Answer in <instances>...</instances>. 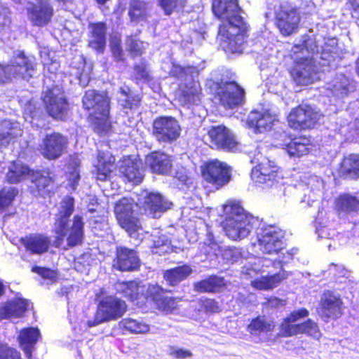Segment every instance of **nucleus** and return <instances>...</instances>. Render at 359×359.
Masks as SVG:
<instances>
[{
  "mask_svg": "<svg viewBox=\"0 0 359 359\" xmlns=\"http://www.w3.org/2000/svg\"><path fill=\"white\" fill-rule=\"evenodd\" d=\"M212 9L217 18L225 20L218 32L224 48L232 53L242 52L248 27L241 16L238 1L213 0Z\"/></svg>",
  "mask_w": 359,
  "mask_h": 359,
  "instance_id": "nucleus-1",
  "label": "nucleus"
},
{
  "mask_svg": "<svg viewBox=\"0 0 359 359\" xmlns=\"http://www.w3.org/2000/svg\"><path fill=\"white\" fill-rule=\"evenodd\" d=\"M203 69V67L172 65L170 74L182 82L181 93L178 96V100L182 105L189 107L200 102L201 87L198 78Z\"/></svg>",
  "mask_w": 359,
  "mask_h": 359,
  "instance_id": "nucleus-2",
  "label": "nucleus"
},
{
  "mask_svg": "<svg viewBox=\"0 0 359 359\" xmlns=\"http://www.w3.org/2000/svg\"><path fill=\"white\" fill-rule=\"evenodd\" d=\"M226 219L224 229L233 241L246 238L253 229L255 218L247 213L238 203L230 201L224 205Z\"/></svg>",
  "mask_w": 359,
  "mask_h": 359,
  "instance_id": "nucleus-3",
  "label": "nucleus"
},
{
  "mask_svg": "<svg viewBox=\"0 0 359 359\" xmlns=\"http://www.w3.org/2000/svg\"><path fill=\"white\" fill-rule=\"evenodd\" d=\"M82 102L84 109L89 111L92 123L102 131L107 130L109 127V98L107 93L95 90H87Z\"/></svg>",
  "mask_w": 359,
  "mask_h": 359,
  "instance_id": "nucleus-4",
  "label": "nucleus"
},
{
  "mask_svg": "<svg viewBox=\"0 0 359 359\" xmlns=\"http://www.w3.org/2000/svg\"><path fill=\"white\" fill-rule=\"evenodd\" d=\"M127 310L125 301L115 297L107 296L99 302L93 320H88V327H94L105 322L116 320Z\"/></svg>",
  "mask_w": 359,
  "mask_h": 359,
  "instance_id": "nucleus-5",
  "label": "nucleus"
},
{
  "mask_svg": "<svg viewBox=\"0 0 359 359\" xmlns=\"http://www.w3.org/2000/svg\"><path fill=\"white\" fill-rule=\"evenodd\" d=\"M34 71L32 60L26 57L23 53L19 52L11 65L4 66L0 64V84L7 83L12 77L18 76L28 80L32 76Z\"/></svg>",
  "mask_w": 359,
  "mask_h": 359,
  "instance_id": "nucleus-6",
  "label": "nucleus"
},
{
  "mask_svg": "<svg viewBox=\"0 0 359 359\" xmlns=\"http://www.w3.org/2000/svg\"><path fill=\"white\" fill-rule=\"evenodd\" d=\"M284 235L278 226L263 225L257 232L259 250L266 254H278L285 248Z\"/></svg>",
  "mask_w": 359,
  "mask_h": 359,
  "instance_id": "nucleus-7",
  "label": "nucleus"
},
{
  "mask_svg": "<svg viewBox=\"0 0 359 359\" xmlns=\"http://www.w3.org/2000/svg\"><path fill=\"white\" fill-rule=\"evenodd\" d=\"M27 178L30 179L32 183L34 184L38 194L43 196L45 194V178L41 171L30 170L27 166L19 162H14L11 165L6 175L7 181L9 183H18Z\"/></svg>",
  "mask_w": 359,
  "mask_h": 359,
  "instance_id": "nucleus-8",
  "label": "nucleus"
},
{
  "mask_svg": "<svg viewBox=\"0 0 359 359\" xmlns=\"http://www.w3.org/2000/svg\"><path fill=\"white\" fill-rule=\"evenodd\" d=\"M276 25L280 33L289 36L298 29L300 16L297 9L288 3L280 4L275 8Z\"/></svg>",
  "mask_w": 359,
  "mask_h": 359,
  "instance_id": "nucleus-9",
  "label": "nucleus"
},
{
  "mask_svg": "<svg viewBox=\"0 0 359 359\" xmlns=\"http://www.w3.org/2000/svg\"><path fill=\"white\" fill-rule=\"evenodd\" d=\"M134 201L131 198H123L115 205L114 213L120 226L130 236L141 229L140 220L134 216Z\"/></svg>",
  "mask_w": 359,
  "mask_h": 359,
  "instance_id": "nucleus-10",
  "label": "nucleus"
},
{
  "mask_svg": "<svg viewBox=\"0 0 359 359\" xmlns=\"http://www.w3.org/2000/svg\"><path fill=\"white\" fill-rule=\"evenodd\" d=\"M203 178L219 189L226 184L231 179L230 167L217 159L205 163L201 168Z\"/></svg>",
  "mask_w": 359,
  "mask_h": 359,
  "instance_id": "nucleus-11",
  "label": "nucleus"
},
{
  "mask_svg": "<svg viewBox=\"0 0 359 359\" xmlns=\"http://www.w3.org/2000/svg\"><path fill=\"white\" fill-rule=\"evenodd\" d=\"M181 133L177 120L172 116H160L153 123V135L160 142L172 143L177 140Z\"/></svg>",
  "mask_w": 359,
  "mask_h": 359,
  "instance_id": "nucleus-12",
  "label": "nucleus"
},
{
  "mask_svg": "<svg viewBox=\"0 0 359 359\" xmlns=\"http://www.w3.org/2000/svg\"><path fill=\"white\" fill-rule=\"evenodd\" d=\"M320 116L319 112L311 106L299 105L288 115V125L295 130L311 128L318 122Z\"/></svg>",
  "mask_w": 359,
  "mask_h": 359,
  "instance_id": "nucleus-13",
  "label": "nucleus"
},
{
  "mask_svg": "<svg viewBox=\"0 0 359 359\" xmlns=\"http://www.w3.org/2000/svg\"><path fill=\"white\" fill-rule=\"evenodd\" d=\"M67 102L62 88L56 86L46 92V112L55 120H65L68 114Z\"/></svg>",
  "mask_w": 359,
  "mask_h": 359,
  "instance_id": "nucleus-14",
  "label": "nucleus"
},
{
  "mask_svg": "<svg viewBox=\"0 0 359 359\" xmlns=\"http://www.w3.org/2000/svg\"><path fill=\"white\" fill-rule=\"evenodd\" d=\"M216 97L224 108L233 109L243 102L244 90L234 81L222 82Z\"/></svg>",
  "mask_w": 359,
  "mask_h": 359,
  "instance_id": "nucleus-15",
  "label": "nucleus"
},
{
  "mask_svg": "<svg viewBox=\"0 0 359 359\" xmlns=\"http://www.w3.org/2000/svg\"><path fill=\"white\" fill-rule=\"evenodd\" d=\"M342 311L343 302L339 294L331 291H327L322 294L318 313L324 321L340 317Z\"/></svg>",
  "mask_w": 359,
  "mask_h": 359,
  "instance_id": "nucleus-16",
  "label": "nucleus"
},
{
  "mask_svg": "<svg viewBox=\"0 0 359 359\" xmlns=\"http://www.w3.org/2000/svg\"><path fill=\"white\" fill-rule=\"evenodd\" d=\"M251 178L255 183L269 187L278 182L281 176L274 163L264 159L252 168Z\"/></svg>",
  "mask_w": 359,
  "mask_h": 359,
  "instance_id": "nucleus-17",
  "label": "nucleus"
},
{
  "mask_svg": "<svg viewBox=\"0 0 359 359\" xmlns=\"http://www.w3.org/2000/svg\"><path fill=\"white\" fill-rule=\"evenodd\" d=\"M208 137L212 147L216 149L232 150L237 145L233 134L224 126H212L208 131Z\"/></svg>",
  "mask_w": 359,
  "mask_h": 359,
  "instance_id": "nucleus-18",
  "label": "nucleus"
},
{
  "mask_svg": "<svg viewBox=\"0 0 359 359\" xmlns=\"http://www.w3.org/2000/svg\"><path fill=\"white\" fill-rule=\"evenodd\" d=\"M290 74L294 81L298 85L307 86L318 79V74L311 60L306 58L297 62Z\"/></svg>",
  "mask_w": 359,
  "mask_h": 359,
  "instance_id": "nucleus-19",
  "label": "nucleus"
},
{
  "mask_svg": "<svg viewBox=\"0 0 359 359\" xmlns=\"http://www.w3.org/2000/svg\"><path fill=\"white\" fill-rule=\"evenodd\" d=\"M277 120V115L275 112L269 110L262 113L252 111L248 116L246 123L248 127L252 128L257 133L271 129Z\"/></svg>",
  "mask_w": 359,
  "mask_h": 359,
  "instance_id": "nucleus-20",
  "label": "nucleus"
},
{
  "mask_svg": "<svg viewBox=\"0 0 359 359\" xmlns=\"http://www.w3.org/2000/svg\"><path fill=\"white\" fill-rule=\"evenodd\" d=\"M140 266V259L135 250L125 247L116 248L114 266L120 271H134Z\"/></svg>",
  "mask_w": 359,
  "mask_h": 359,
  "instance_id": "nucleus-21",
  "label": "nucleus"
},
{
  "mask_svg": "<svg viewBox=\"0 0 359 359\" xmlns=\"http://www.w3.org/2000/svg\"><path fill=\"white\" fill-rule=\"evenodd\" d=\"M140 163L130 156L123 157L118 165L119 172L125 179L134 184H140L143 180Z\"/></svg>",
  "mask_w": 359,
  "mask_h": 359,
  "instance_id": "nucleus-22",
  "label": "nucleus"
},
{
  "mask_svg": "<svg viewBox=\"0 0 359 359\" xmlns=\"http://www.w3.org/2000/svg\"><path fill=\"white\" fill-rule=\"evenodd\" d=\"M145 210L154 218H158L161 213L170 208L172 203L158 193H149L144 197Z\"/></svg>",
  "mask_w": 359,
  "mask_h": 359,
  "instance_id": "nucleus-23",
  "label": "nucleus"
},
{
  "mask_svg": "<svg viewBox=\"0 0 359 359\" xmlns=\"http://www.w3.org/2000/svg\"><path fill=\"white\" fill-rule=\"evenodd\" d=\"M171 156L161 151H154L146 156L145 164L156 174L166 175L172 168Z\"/></svg>",
  "mask_w": 359,
  "mask_h": 359,
  "instance_id": "nucleus-24",
  "label": "nucleus"
},
{
  "mask_svg": "<svg viewBox=\"0 0 359 359\" xmlns=\"http://www.w3.org/2000/svg\"><path fill=\"white\" fill-rule=\"evenodd\" d=\"M74 198L71 196L65 197L59 209V217L55 224V231L62 239L67 234L68 229V218L74 211Z\"/></svg>",
  "mask_w": 359,
  "mask_h": 359,
  "instance_id": "nucleus-25",
  "label": "nucleus"
},
{
  "mask_svg": "<svg viewBox=\"0 0 359 359\" xmlns=\"http://www.w3.org/2000/svg\"><path fill=\"white\" fill-rule=\"evenodd\" d=\"M29 306L27 299L18 298L8 302L0 307V319L22 317Z\"/></svg>",
  "mask_w": 359,
  "mask_h": 359,
  "instance_id": "nucleus-26",
  "label": "nucleus"
},
{
  "mask_svg": "<svg viewBox=\"0 0 359 359\" xmlns=\"http://www.w3.org/2000/svg\"><path fill=\"white\" fill-rule=\"evenodd\" d=\"M115 158L108 151H98L97 163L94 164L93 172L97 179L104 181L114 168Z\"/></svg>",
  "mask_w": 359,
  "mask_h": 359,
  "instance_id": "nucleus-27",
  "label": "nucleus"
},
{
  "mask_svg": "<svg viewBox=\"0 0 359 359\" xmlns=\"http://www.w3.org/2000/svg\"><path fill=\"white\" fill-rule=\"evenodd\" d=\"M39 337L40 333L37 328L27 327L20 332L18 337L19 345L28 358H31Z\"/></svg>",
  "mask_w": 359,
  "mask_h": 359,
  "instance_id": "nucleus-28",
  "label": "nucleus"
},
{
  "mask_svg": "<svg viewBox=\"0 0 359 359\" xmlns=\"http://www.w3.org/2000/svg\"><path fill=\"white\" fill-rule=\"evenodd\" d=\"M88 46L93 49L101 52L106 45V26L103 22L90 24Z\"/></svg>",
  "mask_w": 359,
  "mask_h": 359,
  "instance_id": "nucleus-29",
  "label": "nucleus"
},
{
  "mask_svg": "<svg viewBox=\"0 0 359 359\" xmlns=\"http://www.w3.org/2000/svg\"><path fill=\"white\" fill-rule=\"evenodd\" d=\"M275 323L264 316L253 318L248 326V331L255 337H262L273 331Z\"/></svg>",
  "mask_w": 359,
  "mask_h": 359,
  "instance_id": "nucleus-30",
  "label": "nucleus"
},
{
  "mask_svg": "<svg viewBox=\"0 0 359 359\" xmlns=\"http://www.w3.org/2000/svg\"><path fill=\"white\" fill-rule=\"evenodd\" d=\"M67 145L66 139L59 133L46 135V158H59Z\"/></svg>",
  "mask_w": 359,
  "mask_h": 359,
  "instance_id": "nucleus-31",
  "label": "nucleus"
},
{
  "mask_svg": "<svg viewBox=\"0 0 359 359\" xmlns=\"http://www.w3.org/2000/svg\"><path fill=\"white\" fill-rule=\"evenodd\" d=\"M193 272L189 265L184 264L164 271L163 278L170 286H175L185 280Z\"/></svg>",
  "mask_w": 359,
  "mask_h": 359,
  "instance_id": "nucleus-32",
  "label": "nucleus"
},
{
  "mask_svg": "<svg viewBox=\"0 0 359 359\" xmlns=\"http://www.w3.org/2000/svg\"><path fill=\"white\" fill-rule=\"evenodd\" d=\"M287 272L285 271H280L272 276H262L260 278L251 281V285L257 290H270L277 287L282 280L287 278Z\"/></svg>",
  "mask_w": 359,
  "mask_h": 359,
  "instance_id": "nucleus-33",
  "label": "nucleus"
},
{
  "mask_svg": "<svg viewBox=\"0 0 359 359\" xmlns=\"http://www.w3.org/2000/svg\"><path fill=\"white\" fill-rule=\"evenodd\" d=\"M21 135L22 130L18 123H12L8 120L0 122V145L6 146Z\"/></svg>",
  "mask_w": 359,
  "mask_h": 359,
  "instance_id": "nucleus-34",
  "label": "nucleus"
},
{
  "mask_svg": "<svg viewBox=\"0 0 359 359\" xmlns=\"http://www.w3.org/2000/svg\"><path fill=\"white\" fill-rule=\"evenodd\" d=\"M118 101L123 109L133 110L139 107L141 97L134 94L128 86H123L119 88Z\"/></svg>",
  "mask_w": 359,
  "mask_h": 359,
  "instance_id": "nucleus-35",
  "label": "nucleus"
},
{
  "mask_svg": "<svg viewBox=\"0 0 359 359\" xmlns=\"http://www.w3.org/2000/svg\"><path fill=\"white\" fill-rule=\"evenodd\" d=\"M353 90L350 81L347 77L343 74L337 76L327 87V96L332 94L334 96L343 97L348 95Z\"/></svg>",
  "mask_w": 359,
  "mask_h": 359,
  "instance_id": "nucleus-36",
  "label": "nucleus"
},
{
  "mask_svg": "<svg viewBox=\"0 0 359 359\" xmlns=\"http://www.w3.org/2000/svg\"><path fill=\"white\" fill-rule=\"evenodd\" d=\"M20 242L32 254H41L45 251V237L42 234H29L21 238Z\"/></svg>",
  "mask_w": 359,
  "mask_h": 359,
  "instance_id": "nucleus-37",
  "label": "nucleus"
},
{
  "mask_svg": "<svg viewBox=\"0 0 359 359\" xmlns=\"http://www.w3.org/2000/svg\"><path fill=\"white\" fill-rule=\"evenodd\" d=\"M335 205L339 215L356 212L359 210V200L349 194L339 196L336 199Z\"/></svg>",
  "mask_w": 359,
  "mask_h": 359,
  "instance_id": "nucleus-38",
  "label": "nucleus"
},
{
  "mask_svg": "<svg viewBox=\"0 0 359 359\" xmlns=\"http://www.w3.org/2000/svg\"><path fill=\"white\" fill-rule=\"evenodd\" d=\"M341 172L346 177L356 179L359 177V154H349L341 163Z\"/></svg>",
  "mask_w": 359,
  "mask_h": 359,
  "instance_id": "nucleus-39",
  "label": "nucleus"
},
{
  "mask_svg": "<svg viewBox=\"0 0 359 359\" xmlns=\"http://www.w3.org/2000/svg\"><path fill=\"white\" fill-rule=\"evenodd\" d=\"M118 327L131 334H145L150 330L149 325L142 320L133 318H123L119 321Z\"/></svg>",
  "mask_w": 359,
  "mask_h": 359,
  "instance_id": "nucleus-40",
  "label": "nucleus"
},
{
  "mask_svg": "<svg viewBox=\"0 0 359 359\" xmlns=\"http://www.w3.org/2000/svg\"><path fill=\"white\" fill-rule=\"evenodd\" d=\"M310 140L305 137H297L286 145V151L290 156L300 157L309 151Z\"/></svg>",
  "mask_w": 359,
  "mask_h": 359,
  "instance_id": "nucleus-41",
  "label": "nucleus"
},
{
  "mask_svg": "<svg viewBox=\"0 0 359 359\" xmlns=\"http://www.w3.org/2000/svg\"><path fill=\"white\" fill-rule=\"evenodd\" d=\"M225 285L222 277L211 276L203 280L194 284V290L198 292H212L217 290Z\"/></svg>",
  "mask_w": 359,
  "mask_h": 359,
  "instance_id": "nucleus-42",
  "label": "nucleus"
},
{
  "mask_svg": "<svg viewBox=\"0 0 359 359\" xmlns=\"http://www.w3.org/2000/svg\"><path fill=\"white\" fill-rule=\"evenodd\" d=\"M83 238V222L82 218L76 215L74 217L72 225L69 229L67 237V243L69 246H75L82 242Z\"/></svg>",
  "mask_w": 359,
  "mask_h": 359,
  "instance_id": "nucleus-43",
  "label": "nucleus"
},
{
  "mask_svg": "<svg viewBox=\"0 0 359 359\" xmlns=\"http://www.w3.org/2000/svg\"><path fill=\"white\" fill-rule=\"evenodd\" d=\"M117 291L122 292L123 296L131 302H135L139 297L140 292V287L135 281L123 282L117 284Z\"/></svg>",
  "mask_w": 359,
  "mask_h": 359,
  "instance_id": "nucleus-44",
  "label": "nucleus"
},
{
  "mask_svg": "<svg viewBox=\"0 0 359 359\" xmlns=\"http://www.w3.org/2000/svg\"><path fill=\"white\" fill-rule=\"evenodd\" d=\"M148 46V43L139 39L137 34L127 37L126 46L133 57L142 55Z\"/></svg>",
  "mask_w": 359,
  "mask_h": 359,
  "instance_id": "nucleus-45",
  "label": "nucleus"
},
{
  "mask_svg": "<svg viewBox=\"0 0 359 359\" xmlns=\"http://www.w3.org/2000/svg\"><path fill=\"white\" fill-rule=\"evenodd\" d=\"M148 4L144 0H133L130 3L129 15L133 21L143 20L147 15Z\"/></svg>",
  "mask_w": 359,
  "mask_h": 359,
  "instance_id": "nucleus-46",
  "label": "nucleus"
},
{
  "mask_svg": "<svg viewBox=\"0 0 359 359\" xmlns=\"http://www.w3.org/2000/svg\"><path fill=\"white\" fill-rule=\"evenodd\" d=\"M187 1V0H158V5L165 15H170L173 12L182 9Z\"/></svg>",
  "mask_w": 359,
  "mask_h": 359,
  "instance_id": "nucleus-47",
  "label": "nucleus"
},
{
  "mask_svg": "<svg viewBox=\"0 0 359 359\" xmlns=\"http://www.w3.org/2000/svg\"><path fill=\"white\" fill-rule=\"evenodd\" d=\"M280 334L283 337H290L301 334V323L297 324L285 318L280 325Z\"/></svg>",
  "mask_w": 359,
  "mask_h": 359,
  "instance_id": "nucleus-48",
  "label": "nucleus"
},
{
  "mask_svg": "<svg viewBox=\"0 0 359 359\" xmlns=\"http://www.w3.org/2000/svg\"><path fill=\"white\" fill-rule=\"evenodd\" d=\"M17 194V190L13 187L4 188L0 191V213L12 203Z\"/></svg>",
  "mask_w": 359,
  "mask_h": 359,
  "instance_id": "nucleus-49",
  "label": "nucleus"
},
{
  "mask_svg": "<svg viewBox=\"0 0 359 359\" xmlns=\"http://www.w3.org/2000/svg\"><path fill=\"white\" fill-rule=\"evenodd\" d=\"M179 299L175 297H170L163 294L156 303L157 308L165 313L172 312L177 309Z\"/></svg>",
  "mask_w": 359,
  "mask_h": 359,
  "instance_id": "nucleus-50",
  "label": "nucleus"
},
{
  "mask_svg": "<svg viewBox=\"0 0 359 359\" xmlns=\"http://www.w3.org/2000/svg\"><path fill=\"white\" fill-rule=\"evenodd\" d=\"M45 11L42 4L34 5L29 9V18L36 26H42L45 23Z\"/></svg>",
  "mask_w": 359,
  "mask_h": 359,
  "instance_id": "nucleus-51",
  "label": "nucleus"
},
{
  "mask_svg": "<svg viewBox=\"0 0 359 359\" xmlns=\"http://www.w3.org/2000/svg\"><path fill=\"white\" fill-rule=\"evenodd\" d=\"M201 251L205 255H217L220 251L219 245L215 241L213 234L208 231Z\"/></svg>",
  "mask_w": 359,
  "mask_h": 359,
  "instance_id": "nucleus-52",
  "label": "nucleus"
},
{
  "mask_svg": "<svg viewBox=\"0 0 359 359\" xmlns=\"http://www.w3.org/2000/svg\"><path fill=\"white\" fill-rule=\"evenodd\" d=\"M302 333L307 334L317 339L321 337L317 323L311 319L301 323V334Z\"/></svg>",
  "mask_w": 359,
  "mask_h": 359,
  "instance_id": "nucleus-53",
  "label": "nucleus"
},
{
  "mask_svg": "<svg viewBox=\"0 0 359 359\" xmlns=\"http://www.w3.org/2000/svg\"><path fill=\"white\" fill-rule=\"evenodd\" d=\"M0 359H21V357L16 349L6 344H0Z\"/></svg>",
  "mask_w": 359,
  "mask_h": 359,
  "instance_id": "nucleus-54",
  "label": "nucleus"
},
{
  "mask_svg": "<svg viewBox=\"0 0 359 359\" xmlns=\"http://www.w3.org/2000/svg\"><path fill=\"white\" fill-rule=\"evenodd\" d=\"M222 256L228 262L233 263L240 259L241 252L236 248H228L223 251Z\"/></svg>",
  "mask_w": 359,
  "mask_h": 359,
  "instance_id": "nucleus-55",
  "label": "nucleus"
},
{
  "mask_svg": "<svg viewBox=\"0 0 359 359\" xmlns=\"http://www.w3.org/2000/svg\"><path fill=\"white\" fill-rule=\"evenodd\" d=\"M293 255V252L287 251L286 253H283L282 255H280L278 259H275L272 262L267 261V262H270L273 265V266L276 269L280 268L282 271H284L283 269V266L292 259ZM265 261L266 262V260Z\"/></svg>",
  "mask_w": 359,
  "mask_h": 359,
  "instance_id": "nucleus-56",
  "label": "nucleus"
},
{
  "mask_svg": "<svg viewBox=\"0 0 359 359\" xmlns=\"http://www.w3.org/2000/svg\"><path fill=\"white\" fill-rule=\"evenodd\" d=\"M147 292V295L156 303L165 294V290L161 286L152 284L148 286Z\"/></svg>",
  "mask_w": 359,
  "mask_h": 359,
  "instance_id": "nucleus-57",
  "label": "nucleus"
},
{
  "mask_svg": "<svg viewBox=\"0 0 359 359\" xmlns=\"http://www.w3.org/2000/svg\"><path fill=\"white\" fill-rule=\"evenodd\" d=\"M154 248L159 250H153L154 253H164L169 250L170 243L165 236H159L156 240L154 239Z\"/></svg>",
  "mask_w": 359,
  "mask_h": 359,
  "instance_id": "nucleus-58",
  "label": "nucleus"
},
{
  "mask_svg": "<svg viewBox=\"0 0 359 359\" xmlns=\"http://www.w3.org/2000/svg\"><path fill=\"white\" fill-rule=\"evenodd\" d=\"M168 353L171 357L175 359H185L192 355L190 351L175 346H170L169 348Z\"/></svg>",
  "mask_w": 359,
  "mask_h": 359,
  "instance_id": "nucleus-59",
  "label": "nucleus"
},
{
  "mask_svg": "<svg viewBox=\"0 0 359 359\" xmlns=\"http://www.w3.org/2000/svg\"><path fill=\"white\" fill-rule=\"evenodd\" d=\"M75 165L76 166L74 168L73 170L69 172L68 179V186L72 191L76 190L80 179L79 170L78 169L79 164L75 163Z\"/></svg>",
  "mask_w": 359,
  "mask_h": 359,
  "instance_id": "nucleus-60",
  "label": "nucleus"
},
{
  "mask_svg": "<svg viewBox=\"0 0 359 359\" xmlns=\"http://www.w3.org/2000/svg\"><path fill=\"white\" fill-rule=\"evenodd\" d=\"M309 314V312L306 309H301L297 311H292L287 318L290 319V321L297 323L302 318H306Z\"/></svg>",
  "mask_w": 359,
  "mask_h": 359,
  "instance_id": "nucleus-61",
  "label": "nucleus"
},
{
  "mask_svg": "<svg viewBox=\"0 0 359 359\" xmlns=\"http://www.w3.org/2000/svg\"><path fill=\"white\" fill-rule=\"evenodd\" d=\"M8 8L3 7L0 4V30H3L11 23L10 18L8 16Z\"/></svg>",
  "mask_w": 359,
  "mask_h": 359,
  "instance_id": "nucleus-62",
  "label": "nucleus"
},
{
  "mask_svg": "<svg viewBox=\"0 0 359 359\" xmlns=\"http://www.w3.org/2000/svg\"><path fill=\"white\" fill-rule=\"evenodd\" d=\"M135 74L137 79H148L149 76L147 67L143 63L135 67Z\"/></svg>",
  "mask_w": 359,
  "mask_h": 359,
  "instance_id": "nucleus-63",
  "label": "nucleus"
},
{
  "mask_svg": "<svg viewBox=\"0 0 359 359\" xmlns=\"http://www.w3.org/2000/svg\"><path fill=\"white\" fill-rule=\"evenodd\" d=\"M203 306L206 311L208 312H217L219 310V306L217 303L213 299H205L203 302Z\"/></svg>",
  "mask_w": 359,
  "mask_h": 359,
  "instance_id": "nucleus-64",
  "label": "nucleus"
}]
</instances>
